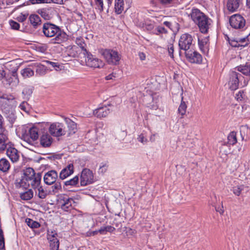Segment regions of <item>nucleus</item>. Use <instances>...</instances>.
<instances>
[{
	"label": "nucleus",
	"mask_w": 250,
	"mask_h": 250,
	"mask_svg": "<svg viewBox=\"0 0 250 250\" xmlns=\"http://www.w3.org/2000/svg\"><path fill=\"white\" fill-rule=\"evenodd\" d=\"M1 99L6 100L8 103H12L15 101V97L12 94H6L3 93Z\"/></svg>",
	"instance_id": "48"
},
{
	"label": "nucleus",
	"mask_w": 250,
	"mask_h": 250,
	"mask_svg": "<svg viewBox=\"0 0 250 250\" xmlns=\"http://www.w3.org/2000/svg\"><path fill=\"white\" fill-rule=\"evenodd\" d=\"M244 79L241 74L235 71H230L229 74L228 85L231 90H235L238 88L239 84Z\"/></svg>",
	"instance_id": "5"
},
{
	"label": "nucleus",
	"mask_w": 250,
	"mask_h": 250,
	"mask_svg": "<svg viewBox=\"0 0 250 250\" xmlns=\"http://www.w3.org/2000/svg\"><path fill=\"white\" fill-rule=\"evenodd\" d=\"M124 9V2L123 0H115L114 9L117 14L122 13Z\"/></svg>",
	"instance_id": "25"
},
{
	"label": "nucleus",
	"mask_w": 250,
	"mask_h": 250,
	"mask_svg": "<svg viewBox=\"0 0 250 250\" xmlns=\"http://www.w3.org/2000/svg\"><path fill=\"white\" fill-rule=\"evenodd\" d=\"M6 155L13 162H16L19 159L18 151L14 147L10 146L9 145L7 148Z\"/></svg>",
	"instance_id": "18"
},
{
	"label": "nucleus",
	"mask_w": 250,
	"mask_h": 250,
	"mask_svg": "<svg viewBox=\"0 0 250 250\" xmlns=\"http://www.w3.org/2000/svg\"><path fill=\"white\" fill-rule=\"evenodd\" d=\"M25 222L29 227L32 229H37L40 227V224L38 222L30 218L26 219Z\"/></svg>",
	"instance_id": "37"
},
{
	"label": "nucleus",
	"mask_w": 250,
	"mask_h": 250,
	"mask_svg": "<svg viewBox=\"0 0 250 250\" xmlns=\"http://www.w3.org/2000/svg\"><path fill=\"white\" fill-rule=\"evenodd\" d=\"M236 69L238 72L250 77V64L238 66Z\"/></svg>",
	"instance_id": "29"
},
{
	"label": "nucleus",
	"mask_w": 250,
	"mask_h": 250,
	"mask_svg": "<svg viewBox=\"0 0 250 250\" xmlns=\"http://www.w3.org/2000/svg\"><path fill=\"white\" fill-rule=\"evenodd\" d=\"M65 123L67 126L68 130H66V135L68 136L75 133L77 130V124L68 118H65Z\"/></svg>",
	"instance_id": "17"
},
{
	"label": "nucleus",
	"mask_w": 250,
	"mask_h": 250,
	"mask_svg": "<svg viewBox=\"0 0 250 250\" xmlns=\"http://www.w3.org/2000/svg\"><path fill=\"white\" fill-rule=\"evenodd\" d=\"M87 55L85 59V62L87 66L92 68L103 67L104 63L100 59L95 57L91 54L87 53Z\"/></svg>",
	"instance_id": "11"
},
{
	"label": "nucleus",
	"mask_w": 250,
	"mask_h": 250,
	"mask_svg": "<svg viewBox=\"0 0 250 250\" xmlns=\"http://www.w3.org/2000/svg\"><path fill=\"white\" fill-rule=\"evenodd\" d=\"M240 0H228L227 8L231 12L236 11L239 6Z\"/></svg>",
	"instance_id": "22"
},
{
	"label": "nucleus",
	"mask_w": 250,
	"mask_h": 250,
	"mask_svg": "<svg viewBox=\"0 0 250 250\" xmlns=\"http://www.w3.org/2000/svg\"><path fill=\"white\" fill-rule=\"evenodd\" d=\"M50 133L55 137H60L66 135L65 126L62 123H55L49 127Z\"/></svg>",
	"instance_id": "9"
},
{
	"label": "nucleus",
	"mask_w": 250,
	"mask_h": 250,
	"mask_svg": "<svg viewBox=\"0 0 250 250\" xmlns=\"http://www.w3.org/2000/svg\"><path fill=\"white\" fill-rule=\"evenodd\" d=\"M18 186L20 187H22L24 188H27L30 186V183L29 181L22 177L21 179L20 180V181L18 183Z\"/></svg>",
	"instance_id": "42"
},
{
	"label": "nucleus",
	"mask_w": 250,
	"mask_h": 250,
	"mask_svg": "<svg viewBox=\"0 0 250 250\" xmlns=\"http://www.w3.org/2000/svg\"><path fill=\"white\" fill-rule=\"evenodd\" d=\"M104 228L105 229V231L106 233L107 232H112L115 229L114 227H112L111 226H105L104 227Z\"/></svg>",
	"instance_id": "61"
},
{
	"label": "nucleus",
	"mask_w": 250,
	"mask_h": 250,
	"mask_svg": "<svg viewBox=\"0 0 250 250\" xmlns=\"http://www.w3.org/2000/svg\"><path fill=\"white\" fill-rule=\"evenodd\" d=\"M187 108V105L186 103L183 101V97L182 98L181 104L178 108V112L182 117L186 114Z\"/></svg>",
	"instance_id": "34"
},
{
	"label": "nucleus",
	"mask_w": 250,
	"mask_h": 250,
	"mask_svg": "<svg viewBox=\"0 0 250 250\" xmlns=\"http://www.w3.org/2000/svg\"><path fill=\"white\" fill-rule=\"evenodd\" d=\"M33 92V88L31 87H25L22 90V94L23 95V99L28 100Z\"/></svg>",
	"instance_id": "36"
},
{
	"label": "nucleus",
	"mask_w": 250,
	"mask_h": 250,
	"mask_svg": "<svg viewBox=\"0 0 250 250\" xmlns=\"http://www.w3.org/2000/svg\"><path fill=\"white\" fill-rule=\"evenodd\" d=\"M186 58L191 63H200L202 61V56L197 52L189 50L185 52Z\"/></svg>",
	"instance_id": "12"
},
{
	"label": "nucleus",
	"mask_w": 250,
	"mask_h": 250,
	"mask_svg": "<svg viewBox=\"0 0 250 250\" xmlns=\"http://www.w3.org/2000/svg\"><path fill=\"white\" fill-rule=\"evenodd\" d=\"M42 32L47 37H52L56 36L54 38L55 42L60 43L66 39V35L62 32L60 28L50 22H46L43 23Z\"/></svg>",
	"instance_id": "2"
},
{
	"label": "nucleus",
	"mask_w": 250,
	"mask_h": 250,
	"mask_svg": "<svg viewBox=\"0 0 250 250\" xmlns=\"http://www.w3.org/2000/svg\"><path fill=\"white\" fill-rule=\"evenodd\" d=\"M54 184V185L52 186V188H53V190L54 189L59 190V189H61V185L60 183L56 182Z\"/></svg>",
	"instance_id": "62"
},
{
	"label": "nucleus",
	"mask_w": 250,
	"mask_h": 250,
	"mask_svg": "<svg viewBox=\"0 0 250 250\" xmlns=\"http://www.w3.org/2000/svg\"><path fill=\"white\" fill-rule=\"evenodd\" d=\"M49 247L51 250H58L59 248V240L49 242Z\"/></svg>",
	"instance_id": "47"
},
{
	"label": "nucleus",
	"mask_w": 250,
	"mask_h": 250,
	"mask_svg": "<svg viewBox=\"0 0 250 250\" xmlns=\"http://www.w3.org/2000/svg\"><path fill=\"white\" fill-rule=\"evenodd\" d=\"M4 120L3 116L0 114V129L5 128L4 126Z\"/></svg>",
	"instance_id": "63"
},
{
	"label": "nucleus",
	"mask_w": 250,
	"mask_h": 250,
	"mask_svg": "<svg viewBox=\"0 0 250 250\" xmlns=\"http://www.w3.org/2000/svg\"><path fill=\"white\" fill-rule=\"evenodd\" d=\"M9 141L8 138V131L5 128L0 129V150H4L8 146Z\"/></svg>",
	"instance_id": "13"
},
{
	"label": "nucleus",
	"mask_w": 250,
	"mask_h": 250,
	"mask_svg": "<svg viewBox=\"0 0 250 250\" xmlns=\"http://www.w3.org/2000/svg\"><path fill=\"white\" fill-rule=\"evenodd\" d=\"M4 237L0 238V250H2L4 248Z\"/></svg>",
	"instance_id": "64"
},
{
	"label": "nucleus",
	"mask_w": 250,
	"mask_h": 250,
	"mask_svg": "<svg viewBox=\"0 0 250 250\" xmlns=\"http://www.w3.org/2000/svg\"><path fill=\"white\" fill-rule=\"evenodd\" d=\"M38 191V196L41 199H44L48 193L46 190L44 189L42 186H40L37 188Z\"/></svg>",
	"instance_id": "40"
},
{
	"label": "nucleus",
	"mask_w": 250,
	"mask_h": 250,
	"mask_svg": "<svg viewBox=\"0 0 250 250\" xmlns=\"http://www.w3.org/2000/svg\"><path fill=\"white\" fill-rule=\"evenodd\" d=\"M99 53L109 64L117 65L121 59L120 55L118 52L113 49H100Z\"/></svg>",
	"instance_id": "3"
},
{
	"label": "nucleus",
	"mask_w": 250,
	"mask_h": 250,
	"mask_svg": "<svg viewBox=\"0 0 250 250\" xmlns=\"http://www.w3.org/2000/svg\"><path fill=\"white\" fill-rule=\"evenodd\" d=\"M29 19L30 23L35 28H37L38 26L41 25L42 21L41 18L37 15H31Z\"/></svg>",
	"instance_id": "24"
},
{
	"label": "nucleus",
	"mask_w": 250,
	"mask_h": 250,
	"mask_svg": "<svg viewBox=\"0 0 250 250\" xmlns=\"http://www.w3.org/2000/svg\"><path fill=\"white\" fill-rule=\"evenodd\" d=\"M167 50L170 57L172 58H173L174 46L172 43H169L167 45Z\"/></svg>",
	"instance_id": "54"
},
{
	"label": "nucleus",
	"mask_w": 250,
	"mask_h": 250,
	"mask_svg": "<svg viewBox=\"0 0 250 250\" xmlns=\"http://www.w3.org/2000/svg\"><path fill=\"white\" fill-rule=\"evenodd\" d=\"M235 98L237 101H242L247 99L246 95L244 90H240L236 94Z\"/></svg>",
	"instance_id": "44"
},
{
	"label": "nucleus",
	"mask_w": 250,
	"mask_h": 250,
	"mask_svg": "<svg viewBox=\"0 0 250 250\" xmlns=\"http://www.w3.org/2000/svg\"><path fill=\"white\" fill-rule=\"evenodd\" d=\"M73 165L72 164H69L61 170L60 173L59 178L62 180H64L73 174Z\"/></svg>",
	"instance_id": "19"
},
{
	"label": "nucleus",
	"mask_w": 250,
	"mask_h": 250,
	"mask_svg": "<svg viewBox=\"0 0 250 250\" xmlns=\"http://www.w3.org/2000/svg\"><path fill=\"white\" fill-rule=\"evenodd\" d=\"M243 189L242 186H236L233 187L232 192L233 193L239 196L241 193L242 190Z\"/></svg>",
	"instance_id": "50"
},
{
	"label": "nucleus",
	"mask_w": 250,
	"mask_h": 250,
	"mask_svg": "<svg viewBox=\"0 0 250 250\" xmlns=\"http://www.w3.org/2000/svg\"><path fill=\"white\" fill-rule=\"evenodd\" d=\"M34 170L31 167H28L24 171L23 176H22L27 180L29 181L33 176L36 175Z\"/></svg>",
	"instance_id": "28"
},
{
	"label": "nucleus",
	"mask_w": 250,
	"mask_h": 250,
	"mask_svg": "<svg viewBox=\"0 0 250 250\" xmlns=\"http://www.w3.org/2000/svg\"><path fill=\"white\" fill-rule=\"evenodd\" d=\"M198 45L200 49L203 53H206L208 51V38L202 36L198 37Z\"/></svg>",
	"instance_id": "21"
},
{
	"label": "nucleus",
	"mask_w": 250,
	"mask_h": 250,
	"mask_svg": "<svg viewBox=\"0 0 250 250\" xmlns=\"http://www.w3.org/2000/svg\"><path fill=\"white\" fill-rule=\"evenodd\" d=\"M21 74L23 78L32 77L34 74V71L30 67L25 68L21 71Z\"/></svg>",
	"instance_id": "31"
},
{
	"label": "nucleus",
	"mask_w": 250,
	"mask_h": 250,
	"mask_svg": "<svg viewBox=\"0 0 250 250\" xmlns=\"http://www.w3.org/2000/svg\"><path fill=\"white\" fill-rule=\"evenodd\" d=\"M20 108L25 112H28L30 109L29 104L25 101L22 102L19 106Z\"/></svg>",
	"instance_id": "45"
},
{
	"label": "nucleus",
	"mask_w": 250,
	"mask_h": 250,
	"mask_svg": "<svg viewBox=\"0 0 250 250\" xmlns=\"http://www.w3.org/2000/svg\"><path fill=\"white\" fill-rule=\"evenodd\" d=\"M34 66L37 67L36 72L40 75H43L45 73L46 67L40 63H35L33 64Z\"/></svg>",
	"instance_id": "38"
},
{
	"label": "nucleus",
	"mask_w": 250,
	"mask_h": 250,
	"mask_svg": "<svg viewBox=\"0 0 250 250\" xmlns=\"http://www.w3.org/2000/svg\"><path fill=\"white\" fill-rule=\"evenodd\" d=\"M104 228L105 229V231L106 233L107 232H112L115 229L114 227H112L111 226H105L104 227Z\"/></svg>",
	"instance_id": "60"
},
{
	"label": "nucleus",
	"mask_w": 250,
	"mask_h": 250,
	"mask_svg": "<svg viewBox=\"0 0 250 250\" xmlns=\"http://www.w3.org/2000/svg\"><path fill=\"white\" fill-rule=\"evenodd\" d=\"M247 37L245 38L238 39V41L239 43H240V46L241 47H244L248 45L249 42L247 43Z\"/></svg>",
	"instance_id": "55"
},
{
	"label": "nucleus",
	"mask_w": 250,
	"mask_h": 250,
	"mask_svg": "<svg viewBox=\"0 0 250 250\" xmlns=\"http://www.w3.org/2000/svg\"><path fill=\"white\" fill-rule=\"evenodd\" d=\"M58 175L56 170H51L46 172L43 177V180L46 185H51L55 183Z\"/></svg>",
	"instance_id": "15"
},
{
	"label": "nucleus",
	"mask_w": 250,
	"mask_h": 250,
	"mask_svg": "<svg viewBox=\"0 0 250 250\" xmlns=\"http://www.w3.org/2000/svg\"><path fill=\"white\" fill-rule=\"evenodd\" d=\"M230 26L234 29H242L246 25V20L239 14L232 15L229 20Z\"/></svg>",
	"instance_id": "8"
},
{
	"label": "nucleus",
	"mask_w": 250,
	"mask_h": 250,
	"mask_svg": "<svg viewBox=\"0 0 250 250\" xmlns=\"http://www.w3.org/2000/svg\"><path fill=\"white\" fill-rule=\"evenodd\" d=\"M10 167L9 161L5 159L2 158L0 160V171L3 172H6Z\"/></svg>",
	"instance_id": "27"
},
{
	"label": "nucleus",
	"mask_w": 250,
	"mask_h": 250,
	"mask_svg": "<svg viewBox=\"0 0 250 250\" xmlns=\"http://www.w3.org/2000/svg\"><path fill=\"white\" fill-rule=\"evenodd\" d=\"M193 38L188 33L181 35L179 41V46L180 50H183L185 52L190 50L192 46Z\"/></svg>",
	"instance_id": "7"
},
{
	"label": "nucleus",
	"mask_w": 250,
	"mask_h": 250,
	"mask_svg": "<svg viewBox=\"0 0 250 250\" xmlns=\"http://www.w3.org/2000/svg\"><path fill=\"white\" fill-rule=\"evenodd\" d=\"M20 197L21 199L24 200H28L33 197V191L32 189H28L27 191L21 193Z\"/></svg>",
	"instance_id": "33"
},
{
	"label": "nucleus",
	"mask_w": 250,
	"mask_h": 250,
	"mask_svg": "<svg viewBox=\"0 0 250 250\" xmlns=\"http://www.w3.org/2000/svg\"><path fill=\"white\" fill-rule=\"evenodd\" d=\"M94 182V176L91 170L84 168L81 173L80 183L82 186H85Z\"/></svg>",
	"instance_id": "10"
},
{
	"label": "nucleus",
	"mask_w": 250,
	"mask_h": 250,
	"mask_svg": "<svg viewBox=\"0 0 250 250\" xmlns=\"http://www.w3.org/2000/svg\"><path fill=\"white\" fill-rule=\"evenodd\" d=\"M110 104L101 106L93 111V114L98 118H104L108 116L112 110L109 108Z\"/></svg>",
	"instance_id": "14"
},
{
	"label": "nucleus",
	"mask_w": 250,
	"mask_h": 250,
	"mask_svg": "<svg viewBox=\"0 0 250 250\" xmlns=\"http://www.w3.org/2000/svg\"><path fill=\"white\" fill-rule=\"evenodd\" d=\"M9 24L13 29L18 30L20 28V24L16 21H15L13 20H10L9 21Z\"/></svg>",
	"instance_id": "53"
},
{
	"label": "nucleus",
	"mask_w": 250,
	"mask_h": 250,
	"mask_svg": "<svg viewBox=\"0 0 250 250\" xmlns=\"http://www.w3.org/2000/svg\"><path fill=\"white\" fill-rule=\"evenodd\" d=\"M228 143L231 145H234L237 143L236 133L231 132L228 136Z\"/></svg>",
	"instance_id": "35"
},
{
	"label": "nucleus",
	"mask_w": 250,
	"mask_h": 250,
	"mask_svg": "<svg viewBox=\"0 0 250 250\" xmlns=\"http://www.w3.org/2000/svg\"><path fill=\"white\" fill-rule=\"evenodd\" d=\"M42 175L41 173H37L35 176H33L29 181L30 185L33 188H37L39 187L41 184Z\"/></svg>",
	"instance_id": "23"
},
{
	"label": "nucleus",
	"mask_w": 250,
	"mask_h": 250,
	"mask_svg": "<svg viewBox=\"0 0 250 250\" xmlns=\"http://www.w3.org/2000/svg\"><path fill=\"white\" fill-rule=\"evenodd\" d=\"M137 140L139 142L142 143L143 144L147 143L148 141L146 135H145L144 133H142L139 135L137 138Z\"/></svg>",
	"instance_id": "51"
},
{
	"label": "nucleus",
	"mask_w": 250,
	"mask_h": 250,
	"mask_svg": "<svg viewBox=\"0 0 250 250\" xmlns=\"http://www.w3.org/2000/svg\"><path fill=\"white\" fill-rule=\"evenodd\" d=\"M74 203L72 198H70L66 194H60L58 197L57 205L62 210L68 211L72 207V204Z\"/></svg>",
	"instance_id": "6"
},
{
	"label": "nucleus",
	"mask_w": 250,
	"mask_h": 250,
	"mask_svg": "<svg viewBox=\"0 0 250 250\" xmlns=\"http://www.w3.org/2000/svg\"><path fill=\"white\" fill-rule=\"evenodd\" d=\"M27 15H26L25 14H21L20 16H19L17 18V20L19 21V22H23L24 21H25L27 18Z\"/></svg>",
	"instance_id": "57"
},
{
	"label": "nucleus",
	"mask_w": 250,
	"mask_h": 250,
	"mask_svg": "<svg viewBox=\"0 0 250 250\" xmlns=\"http://www.w3.org/2000/svg\"><path fill=\"white\" fill-rule=\"evenodd\" d=\"M38 128L36 127H32L31 128H30L29 130V134L31 139L33 141H35L38 139Z\"/></svg>",
	"instance_id": "32"
},
{
	"label": "nucleus",
	"mask_w": 250,
	"mask_h": 250,
	"mask_svg": "<svg viewBox=\"0 0 250 250\" xmlns=\"http://www.w3.org/2000/svg\"><path fill=\"white\" fill-rule=\"evenodd\" d=\"M40 145L43 147H48L51 146L53 139L48 133H43L40 137Z\"/></svg>",
	"instance_id": "20"
},
{
	"label": "nucleus",
	"mask_w": 250,
	"mask_h": 250,
	"mask_svg": "<svg viewBox=\"0 0 250 250\" xmlns=\"http://www.w3.org/2000/svg\"><path fill=\"white\" fill-rule=\"evenodd\" d=\"M37 12L44 20H49L53 17L54 9L52 7H46L38 9Z\"/></svg>",
	"instance_id": "16"
},
{
	"label": "nucleus",
	"mask_w": 250,
	"mask_h": 250,
	"mask_svg": "<svg viewBox=\"0 0 250 250\" xmlns=\"http://www.w3.org/2000/svg\"><path fill=\"white\" fill-rule=\"evenodd\" d=\"M229 44L230 45L234 47H240V43H239L238 40H231L229 41Z\"/></svg>",
	"instance_id": "56"
},
{
	"label": "nucleus",
	"mask_w": 250,
	"mask_h": 250,
	"mask_svg": "<svg viewBox=\"0 0 250 250\" xmlns=\"http://www.w3.org/2000/svg\"><path fill=\"white\" fill-rule=\"evenodd\" d=\"M2 110L3 113H5L6 114V118L8 120V121L13 124L16 119V116L14 112L12 111H8L7 112V110H5V108H2Z\"/></svg>",
	"instance_id": "30"
},
{
	"label": "nucleus",
	"mask_w": 250,
	"mask_h": 250,
	"mask_svg": "<svg viewBox=\"0 0 250 250\" xmlns=\"http://www.w3.org/2000/svg\"><path fill=\"white\" fill-rule=\"evenodd\" d=\"M159 1L162 5L166 7H169L175 3L176 0H159Z\"/></svg>",
	"instance_id": "46"
},
{
	"label": "nucleus",
	"mask_w": 250,
	"mask_h": 250,
	"mask_svg": "<svg viewBox=\"0 0 250 250\" xmlns=\"http://www.w3.org/2000/svg\"><path fill=\"white\" fill-rule=\"evenodd\" d=\"M97 8L101 12L104 10L103 0H95Z\"/></svg>",
	"instance_id": "52"
},
{
	"label": "nucleus",
	"mask_w": 250,
	"mask_h": 250,
	"mask_svg": "<svg viewBox=\"0 0 250 250\" xmlns=\"http://www.w3.org/2000/svg\"><path fill=\"white\" fill-rule=\"evenodd\" d=\"M45 62L47 64H50L53 67L55 68L56 70H58V69L59 68V65L58 64V63L52 62L49 61H46Z\"/></svg>",
	"instance_id": "58"
},
{
	"label": "nucleus",
	"mask_w": 250,
	"mask_h": 250,
	"mask_svg": "<svg viewBox=\"0 0 250 250\" xmlns=\"http://www.w3.org/2000/svg\"><path fill=\"white\" fill-rule=\"evenodd\" d=\"M190 16L202 33L206 34L208 32L212 22L211 19L198 9H192Z\"/></svg>",
	"instance_id": "1"
},
{
	"label": "nucleus",
	"mask_w": 250,
	"mask_h": 250,
	"mask_svg": "<svg viewBox=\"0 0 250 250\" xmlns=\"http://www.w3.org/2000/svg\"><path fill=\"white\" fill-rule=\"evenodd\" d=\"M76 44L80 46V47L84 51H85L86 53L88 52L86 51V48H85V44L84 42H83L82 40L80 38H77L76 40Z\"/></svg>",
	"instance_id": "49"
},
{
	"label": "nucleus",
	"mask_w": 250,
	"mask_h": 250,
	"mask_svg": "<svg viewBox=\"0 0 250 250\" xmlns=\"http://www.w3.org/2000/svg\"><path fill=\"white\" fill-rule=\"evenodd\" d=\"M32 4L41 3H50L51 2L62 4L63 3V0H29Z\"/></svg>",
	"instance_id": "26"
},
{
	"label": "nucleus",
	"mask_w": 250,
	"mask_h": 250,
	"mask_svg": "<svg viewBox=\"0 0 250 250\" xmlns=\"http://www.w3.org/2000/svg\"><path fill=\"white\" fill-rule=\"evenodd\" d=\"M3 86L6 88H13L16 87L19 83V79L17 73V69L13 70L11 73L3 77L2 81Z\"/></svg>",
	"instance_id": "4"
},
{
	"label": "nucleus",
	"mask_w": 250,
	"mask_h": 250,
	"mask_svg": "<svg viewBox=\"0 0 250 250\" xmlns=\"http://www.w3.org/2000/svg\"><path fill=\"white\" fill-rule=\"evenodd\" d=\"M107 165L106 164L103 165L102 166L100 167L99 169V172L102 174H104L107 170Z\"/></svg>",
	"instance_id": "59"
},
{
	"label": "nucleus",
	"mask_w": 250,
	"mask_h": 250,
	"mask_svg": "<svg viewBox=\"0 0 250 250\" xmlns=\"http://www.w3.org/2000/svg\"><path fill=\"white\" fill-rule=\"evenodd\" d=\"M154 33L157 35H160L163 34H167V31L164 26L162 25L157 26L154 30Z\"/></svg>",
	"instance_id": "39"
},
{
	"label": "nucleus",
	"mask_w": 250,
	"mask_h": 250,
	"mask_svg": "<svg viewBox=\"0 0 250 250\" xmlns=\"http://www.w3.org/2000/svg\"><path fill=\"white\" fill-rule=\"evenodd\" d=\"M57 233L55 231H48L47 233V239L49 240V242L55 241L56 240H58L57 238Z\"/></svg>",
	"instance_id": "43"
},
{
	"label": "nucleus",
	"mask_w": 250,
	"mask_h": 250,
	"mask_svg": "<svg viewBox=\"0 0 250 250\" xmlns=\"http://www.w3.org/2000/svg\"><path fill=\"white\" fill-rule=\"evenodd\" d=\"M79 179V177L78 176H76L72 179L65 181L64 182V185L66 186H75L78 183Z\"/></svg>",
	"instance_id": "41"
}]
</instances>
